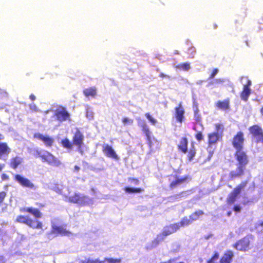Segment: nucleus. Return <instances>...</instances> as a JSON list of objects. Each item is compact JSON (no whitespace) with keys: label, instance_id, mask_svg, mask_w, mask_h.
Segmentation results:
<instances>
[{"label":"nucleus","instance_id":"1","mask_svg":"<svg viewBox=\"0 0 263 263\" xmlns=\"http://www.w3.org/2000/svg\"><path fill=\"white\" fill-rule=\"evenodd\" d=\"M234 155L237 164L236 171H233L229 173L231 180L242 177L245 175L246 166L249 162L247 152L244 149L236 151Z\"/></svg>","mask_w":263,"mask_h":263},{"label":"nucleus","instance_id":"2","mask_svg":"<svg viewBox=\"0 0 263 263\" xmlns=\"http://www.w3.org/2000/svg\"><path fill=\"white\" fill-rule=\"evenodd\" d=\"M34 156L36 157L41 158L43 162H46L52 166H59L61 164L58 158L46 150L39 151L37 149L35 151Z\"/></svg>","mask_w":263,"mask_h":263},{"label":"nucleus","instance_id":"3","mask_svg":"<svg viewBox=\"0 0 263 263\" xmlns=\"http://www.w3.org/2000/svg\"><path fill=\"white\" fill-rule=\"evenodd\" d=\"M15 222L25 224L33 229H43V228L42 221L33 219L28 216L20 215L16 217Z\"/></svg>","mask_w":263,"mask_h":263},{"label":"nucleus","instance_id":"4","mask_svg":"<svg viewBox=\"0 0 263 263\" xmlns=\"http://www.w3.org/2000/svg\"><path fill=\"white\" fill-rule=\"evenodd\" d=\"M179 229L180 226L179 223H174L165 226L162 232L157 235L154 241L156 242V243H158L159 241L163 240L165 237L176 232Z\"/></svg>","mask_w":263,"mask_h":263},{"label":"nucleus","instance_id":"5","mask_svg":"<svg viewBox=\"0 0 263 263\" xmlns=\"http://www.w3.org/2000/svg\"><path fill=\"white\" fill-rule=\"evenodd\" d=\"M68 201L69 202L77 203L81 205H86L92 203V199L88 196L82 195L79 193H75L73 195L70 196Z\"/></svg>","mask_w":263,"mask_h":263},{"label":"nucleus","instance_id":"6","mask_svg":"<svg viewBox=\"0 0 263 263\" xmlns=\"http://www.w3.org/2000/svg\"><path fill=\"white\" fill-rule=\"evenodd\" d=\"M84 136L82 132L78 128H76L72 136V144L77 146L78 151L82 155L84 154L82 146L84 145Z\"/></svg>","mask_w":263,"mask_h":263},{"label":"nucleus","instance_id":"7","mask_svg":"<svg viewBox=\"0 0 263 263\" xmlns=\"http://www.w3.org/2000/svg\"><path fill=\"white\" fill-rule=\"evenodd\" d=\"M245 137L241 131H238L234 136L232 140V145L236 151L244 149Z\"/></svg>","mask_w":263,"mask_h":263},{"label":"nucleus","instance_id":"8","mask_svg":"<svg viewBox=\"0 0 263 263\" xmlns=\"http://www.w3.org/2000/svg\"><path fill=\"white\" fill-rule=\"evenodd\" d=\"M248 129L251 136L256 138L257 143H263V129L260 125H253Z\"/></svg>","mask_w":263,"mask_h":263},{"label":"nucleus","instance_id":"9","mask_svg":"<svg viewBox=\"0 0 263 263\" xmlns=\"http://www.w3.org/2000/svg\"><path fill=\"white\" fill-rule=\"evenodd\" d=\"M250 238L249 236H246L237 241L233 245V247L238 251L245 252L250 249Z\"/></svg>","mask_w":263,"mask_h":263},{"label":"nucleus","instance_id":"10","mask_svg":"<svg viewBox=\"0 0 263 263\" xmlns=\"http://www.w3.org/2000/svg\"><path fill=\"white\" fill-rule=\"evenodd\" d=\"M14 180L24 187L33 190L36 188V186L29 179L21 175L16 174L14 175Z\"/></svg>","mask_w":263,"mask_h":263},{"label":"nucleus","instance_id":"11","mask_svg":"<svg viewBox=\"0 0 263 263\" xmlns=\"http://www.w3.org/2000/svg\"><path fill=\"white\" fill-rule=\"evenodd\" d=\"M245 79L246 80V83L243 85L242 90L240 93V98L241 100L247 102L251 92V90L250 88V87L252 84V82L251 80L249 79L248 77H242L241 79Z\"/></svg>","mask_w":263,"mask_h":263},{"label":"nucleus","instance_id":"12","mask_svg":"<svg viewBox=\"0 0 263 263\" xmlns=\"http://www.w3.org/2000/svg\"><path fill=\"white\" fill-rule=\"evenodd\" d=\"M57 120L59 122H63L66 120L70 121V115L64 107L61 110H57L54 114Z\"/></svg>","mask_w":263,"mask_h":263},{"label":"nucleus","instance_id":"13","mask_svg":"<svg viewBox=\"0 0 263 263\" xmlns=\"http://www.w3.org/2000/svg\"><path fill=\"white\" fill-rule=\"evenodd\" d=\"M173 178L175 179L172 181L169 184V187L171 189H174L178 186L183 184L186 182L189 179V177L187 175L182 177H179L177 175L173 176Z\"/></svg>","mask_w":263,"mask_h":263},{"label":"nucleus","instance_id":"14","mask_svg":"<svg viewBox=\"0 0 263 263\" xmlns=\"http://www.w3.org/2000/svg\"><path fill=\"white\" fill-rule=\"evenodd\" d=\"M184 109L181 103H180L175 108V117L178 122L181 123L184 120Z\"/></svg>","mask_w":263,"mask_h":263},{"label":"nucleus","instance_id":"15","mask_svg":"<svg viewBox=\"0 0 263 263\" xmlns=\"http://www.w3.org/2000/svg\"><path fill=\"white\" fill-rule=\"evenodd\" d=\"M33 138L42 141L47 147H50L52 145L54 140L52 138L48 136H44L40 133H35Z\"/></svg>","mask_w":263,"mask_h":263},{"label":"nucleus","instance_id":"16","mask_svg":"<svg viewBox=\"0 0 263 263\" xmlns=\"http://www.w3.org/2000/svg\"><path fill=\"white\" fill-rule=\"evenodd\" d=\"M102 151L107 157L111 158L116 160L119 159V157L111 146L108 144L103 145Z\"/></svg>","mask_w":263,"mask_h":263},{"label":"nucleus","instance_id":"17","mask_svg":"<svg viewBox=\"0 0 263 263\" xmlns=\"http://www.w3.org/2000/svg\"><path fill=\"white\" fill-rule=\"evenodd\" d=\"M20 212L23 213H28L32 215L35 218H40L42 216L41 211L36 208L33 207H25L20 209Z\"/></svg>","mask_w":263,"mask_h":263},{"label":"nucleus","instance_id":"18","mask_svg":"<svg viewBox=\"0 0 263 263\" xmlns=\"http://www.w3.org/2000/svg\"><path fill=\"white\" fill-rule=\"evenodd\" d=\"M51 233L61 236H69L71 234V232L62 226H52Z\"/></svg>","mask_w":263,"mask_h":263},{"label":"nucleus","instance_id":"19","mask_svg":"<svg viewBox=\"0 0 263 263\" xmlns=\"http://www.w3.org/2000/svg\"><path fill=\"white\" fill-rule=\"evenodd\" d=\"M222 136L218 133L212 132L208 135V146L215 144L221 139Z\"/></svg>","mask_w":263,"mask_h":263},{"label":"nucleus","instance_id":"20","mask_svg":"<svg viewBox=\"0 0 263 263\" xmlns=\"http://www.w3.org/2000/svg\"><path fill=\"white\" fill-rule=\"evenodd\" d=\"M234 256V252L228 250L224 252L220 259V263H232Z\"/></svg>","mask_w":263,"mask_h":263},{"label":"nucleus","instance_id":"21","mask_svg":"<svg viewBox=\"0 0 263 263\" xmlns=\"http://www.w3.org/2000/svg\"><path fill=\"white\" fill-rule=\"evenodd\" d=\"M138 125L141 128L142 131L146 137L147 141L151 144L152 143L151 137V132L149 130L148 125L144 120L142 121L141 122H138Z\"/></svg>","mask_w":263,"mask_h":263},{"label":"nucleus","instance_id":"22","mask_svg":"<svg viewBox=\"0 0 263 263\" xmlns=\"http://www.w3.org/2000/svg\"><path fill=\"white\" fill-rule=\"evenodd\" d=\"M188 140L186 137H181L177 145L178 151L183 154L186 153L188 151Z\"/></svg>","mask_w":263,"mask_h":263},{"label":"nucleus","instance_id":"23","mask_svg":"<svg viewBox=\"0 0 263 263\" xmlns=\"http://www.w3.org/2000/svg\"><path fill=\"white\" fill-rule=\"evenodd\" d=\"M4 138L3 135L0 134V141ZM11 152V149L6 142H0V157L3 156H7Z\"/></svg>","mask_w":263,"mask_h":263},{"label":"nucleus","instance_id":"24","mask_svg":"<svg viewBox=\"0 0 263 263\" xmlns=\"http://www.w3.org/2000/svg\"><path fill=\"white\" fill-rule=\"evenodd\" d=\"M215 106L219 109L222 110H228L230 108V99L227 98L222 101H218L215 103Z\"/></svg>","mask_w":263,"mask_h":263},{"label":"nucleus","instance_id":"25","mask_svg":"<svg viewBox=\"0 0 263 263\" xmlns=\"http://www.w3.org/2000/svg\"><path fill=\"white\" fill-rule=\"evenodd\" d=\"M97 90L96 87H91L84 89L83 92L86 97L94 98L97 95Z\"/></svg>","mask_w":263,"mask_h":263},{"label":"nucleus","instance_id":"26","mask_svg":"<svg viewBox=\"0 0 263 263\" xmlns=\"http://www.w3.org/2000/svg\"><path fill=\"white\" fill-rule=\"evenodd\" d=\"M22 158L18 156L13 157L10 160V166L13 169H16L22 163Z\"/></svg>","mask_w":263,"mask_h":263},{"label":"nucleus","instance_id":"27","mask_svg":"<svg viewBox=\"0 0 263 263\" xmlns=\"http://www.w3.org/2000/svg\"><path fill=\"white\" fill-rule=\"evenodd\" d=\"M204 214V212L202 210H198L192 213L190 218L192 220V221L197 220L199 219L200 217Z\"/></svg>","mask_w":263,"mask_h":263},{"label":"nucleus","instance_id":"28","mask_svg":"<svg viewBox=\"0 0 263 263\" xmlns=\"http://www.w3.org/2000/svg\"><path fill=\"white\" fill-rule=\"evenodd\" d=\"M194 109V118L197 123H201L202 118L201 115L199 114V110L197 105L193 106Z\"/></svg>","mask_w":263,"mask_h":263},{"label":"nucleus","instance_id":"29","mask_svg":"<svg viewBox=\"0 0 263 263\" xmlns=\"http://www.w3.org/2000/svg\"><path fill=\"white\" fill-rule=\"evenodd\" d=\"M237 197L238 196L231 192L227 198V203L228 205H231L233 204L236 201Z\"/></svg>","mask_w":263,"mask_h":263},{"label":"nucleus","instance_id":"30","mask_svg":"<svg viewBox=\"0 0 263 263\" xmlns=\"http://www.w3.org/2000/svg\"><path fill=\"white\" fill-rule=\"evenodd\" d=\"M178 223L180 228L189 226L192 223V221L190 217L187 218V217H184L182 218L180 222Z\"/></svg>","mask_w":263,"mask_h":263},{"label":"nucleus","instance_id":"31","mask_svg":"<svg viewBox=\"0 0 263 263\" xmlns=\"http://www.w3.org/2000/svg\"><path fill=\"white\" fill-rule=\"evenodd\" d=\"M61 143L62 146L65 148L71 149L72 148V143H71L67 138L62 139Z\"/></svg>","mask_w":263,"mask_h":263},{"label":"nucleus","instance_id":"32","mask_svg":"<svg viewBox=\"0 0 263 263\" xmlns=\"http://www.w3.org/2000/svg\"><path fill=\"white\" fill-rule=\"evenodd\" d=\"M124 191L128 193H140L143 191V189L142 188L136 187L132 188L130 187L126 186L124 189Z\"/></svg>","mask_w":263,"mask_h":263},{"label":"nucleus","instance_id":"33","mask_svg":"<svg viewBox=\"0 0 263 263\" xmlns=\"http://www.w3.org/2000/svg\"><path fill=\"white\" fill-rule=\"evenodd\" d=\"M219 258V253L217 251H215L210 258L206 260V263H214Z\"/></svg>","mask_w":263,"mask_h":263},{"label":"nucleus","instance_id":"34","mask_svg":"<svg viewBox=\"0 0 263 263\" xmlns=\"http://www.w3.org/2000/svg\"><path fill=\"white\" fill-rule=\"evenodd\" d=\"M196 152L194 146H192L188 152L187 159L189 161H192L196 155Z\"/></svg>","mask_w":263,"mask_h":263},{"label":"nucleus","instance_id":"35","mask_svg":"<svg viewBox=\"0 0 263 263\" xmlns=\"http://www.w3.org/2000/svg\"><path fill=\"white\" fill-rule=\"evenodd\" d=\"M176 68L180 70L187 71L190 69V65L188 63H181L177 65Z\"/></svg>","mask_w":263,"mask_h":263},{"label":"nucleus","instance_id":"36","mask_svg":"<svg viewBox=\"0 0 263 263\" xmlns=\"http://www.w3.org/2000/svg\"><path fill=\"white\" fill-rule=\"evenodd\" d=\"M215 128L216 132L214 133H218L219 134H220L221 136L222 137L224 129L223 125L221 123H216L215 124Z\"/></svg>","mask_w":263,"mask_h":263},{"label":"nucleus","instance_id":"37","mask_svg":"<svg viewBox=\"0 0 263 263\" xmlns=\"http://www.w3.org/2000/svg\"><path fill=\"white\" fill-rule=\"evenodd\" d=\"M122 122L124 125L128 124H132L134 120L132 119H129L128 117H124L122 119Z\"/></svg>","mask_w":263,"mask_h":263},{"label":"nucleus","instance_id":"38","mask_svg":"<svg viewBox=\"0 0 263 263\" xmlns=\"http://www.w3.org/2000/svg\"><path fill=\"white\" fill-rule=\"evenodd\" d=\"M145 116L146 117V118L149 121V122L153 124H155L157 122V121L156 119H155V118H154L148 112H147V113H145Z\"/></svg>","mask_w":263,"mask_h":263},{"label":"nucleus","instance_id":"39","mask_svg":"<svg viewBox=\"0 0 263 263\" xmlns=\"http://www.w3.org/2000/svg\"><path fill=\"white\" fill-rule=\"evenodd\" d=\"M105 260L108 263H120L121 262V258H106Z\"/></svg>","mask_w":263,"mask_h":263},{"label":"nucleus","instance_id":"40","mask_svg":"<svg viewBox=\"0 0 263 263\" xmlns=\"http://www.w3.org/2000/svg\"><path fill=\"white\" fill-rule=\"evenodd\" d=\"M196 139L198 141L200 142L203 139V136L201 132H198L195 135Z\"/></svg>","mask_w":263,"mask_h":263},{"label":"nucleus","instance_id":"41","mask_svg":"<svg viewBox=\"0 0 263 263\" xmlns=\"http://www.w3.org/2000/svg\"><path fill=\"white\" fill-rule=\"evenodd\" d=\"M7 196V193L5 191L0 192V205L3 203L5 198Z\"/></svg>","mask_w":263,"mask_h":263},{"label":"nucleus","instance_id":"42","mask_svg":"<svg viewBox=\"0 0 263 263\" xmlns=\"http://www.w3.org/2000/svg\"><path fill=\"white\" fill-rule=\"evenodd\" d=\"M241 191H242V190L240 189V188L238 185H237L233 189V190L232 191V192L233 193H234V194L236 195L237 196H238L241 192Z\"/></svg>","mask_w":263,"mask_h":263},{"label":"nucleus","instance_id":"43","mask_svg":"<svg viewBox=\"0 0 263 263\" xmlns=\"http://www.w3.org/2000/svg\"><path fill=\"white\" fill-rule=\"evenodd\" d=\"M218 72V69H217V68L214 69L213 70L212 73H211L209 79H211L213 78L217 74Z\"/></svg>","mask_w":263,"mask_h":263},{"label":"nucleus","instance_id":"44","mask_svg":"<svg viewBox=\"0 0 263 263\" xmlns=\"http://www.w3.org/2000/svg\"><path fill=\"white\" fill-rule=\"evenodd\" d=\"M247 183L248 181L247 180H245L242 181L240 184H239L237 185L240 188V189L242 190L247 186Z\"/></svg>","mask_w":263,"mask_h":263},{"label":"nucleus","instance_id":"45","mask_svg":"<svg viewBox=\"0 0 263 263\" xmlns=\"http://www.w3.org/2000/svg\"><path fill=\"white\" fill-rule=\"evenodd\" d=\"M241 208L239 204H235L234 205L233 208V210H234V211L237 213L240 212L241 211Z\"/></svg>","mask_w":263,"mask_h":263},{"label":"nucleus","instance_id":"46","mask_svg":"<svg viewBox=\"0 0 263 263\" xmlns=\"http://www.w3.org/2000/svg\"><path fill=\"white\" fill-rule=\"evenodd\" d=\"M129 181H130L132 183H134L135 184L137 185L139 183V180L137 178H129L128 179Z\"/></svg>","mask_w":263,"mask_h":263},{"label":"nucleus","instance_id":"47","mask_svg":"<svg viewBox=\"0 0 263 263\" xmlns=\"http://www.w3.org/2000/svg\"><path fill=\"white\" fill-rule=\"evenodd\" d=\"M29 108L32 111L37 112L39 111L37 107L35 104H30Z\"/></svg>","mask_w":263,"mask_h":263},{"label":"nucleus","instance_id":"48","mask_svg":"<svg viewBox=\"0 0 263 263\" xmlns=\"http://www.w3.org/2000/svg\"><path fill=\"white\" fill-rule=\"evenodd\" d=\"M1 178L3 180H7L9 179V176L6 174H3Z\"/></svg>","mask_w":263,"mask_h":263},{"label":"nucleus","instance_id":"49","mask_svg":"<svg viewBox=\"0 0 263 263\" xmlns=\"http://www.w3.org/2000/svg\"><path fill=\"white\" fill-rule=\"evenodd\" d=\"M159 77L162 78H167L168 79H170L171 78V77L168 75H167V74H165L163 73H160L159 74Z\"/></svg>","mask_w":263,"mask_h":263},{"label":"nucleus","instance_id":"50","mask_svg":"<svg viewBox=\"0 0 263 263\" xmlns=\"http://www.w3.org/2000/svg\"><path fill=\"white\" fill-rule=\"evenodd\" d=\"M84 263H101L98 260H87Z\"/></svg>","mask_w":263,"mask_h":263},{"label":"nucleus","instance_id":"51","mask_svg":"<svg viewBox=\"0 0 263 263\" xmlns=\"http://www.w3.org/2000/svg\"><path fill=\"white\" fill-rule=\"evenodd\" d=\"M35 204L36 205H37L40 208H42L45 206V204H43L42 203L36 202Z\"/></svg>","mask_w":263,"mask_h":263},{"label":"nucleus","instance_id":"52","mask_svg":"<svg viewBox=\"0 0 263 263\" xmlns=\"http://www.w3.org/2000/svg\"><path fill=\"white\" fill-rule=\"evenodd\" d=\"M29 98L31 101H34L36 99V97L33 94H31L29 96Z\"/></svg>","mask_w":263,"mask_h":263},{"label":"nucleus","instance_id":"53","mask_svg":"<svg viewBox=\"0 0 263 263\" xmlns=\"http://www.w3.org/2000/svg\"><path fill=\"white\" fill-rule=\"evenodd\" d=\"M80 170V168L79 166H78V165H75L74 167V171L78 172L79 171V170Z\"/></svg>","mask_w":263,"mask_h":263},{"label":"nucleus","instance_id":"54","mask_svg":"<svg viewBox=\"0 0 263 263\" xmlns=\"http://www.w3.org/2000/svg\"><path fill=\"white\" fill-rule=\"evenodd\" d=\"M186 192V191H182L180 193H179L178 194L176 195L175 196H183L184 194H185Z\"/></svg>","mask_w":263,"mask_h":263},{"label":"nucleus","instance_id":"55","mask_svg":"<svg viewBox=\"0 0 263 263\" xmlns=\"http://www.w3.org/2000/svg\"><path fill=\"white\" fill-rule=\"evenodd\" d=\"M260 112L261 115L263 116V106L261 107L260 109Z\"/></svg>","mask_w":263,"mask_h":263},{"label":"nucleus","instance_id":"56","mask_svg":"<svg viewBox=\"0 0 263 263\" xmlns=\"http://www.w3.org/2000/svg\"><path fill=\"white\" fill-rule=\"evenodd\" d=\"M210 154H209V157H211L214 153V152L213 151H211V152H210Z\"/></svg>","mask_w":263,"mask_h":263},{"label":"nucleus","instance_id":"57","mask_svg":"<svg viewBox=\"0 0 263 263\" xmlns=\"http://www.w3.org/2000/svg\"><path fill=\"white\" fill-rule=\"evenodd\" d=\"M259 226L263 227V220L259 223Z\"/></svg>","mask_w":263,"mask_h":263},{"label":"nucleus","instance_id":"58","mask_svg":"<svg viewBox=\"0 0 263 263\" xmlns=\"http://www.w3.org/2000/svg\"><path fill=\"white\" fill-rule=\"evenodd\" d=\"M231 212H229L227 213V215H228V216H230L231 215Z\"/></svg>","mask_w":263,"mask_h":263},{"label":"nucleus","instance_id":"59","mask_svg":"<svg viewBox=\"0 0 263 263\" xmlns=\"http://www.w3.org/2000/svg\"><path fill=\"white\" fill-rule=\"evenodd\" d=\"M193 129H194V130L196 131V127H193Z\"/></svg>","mask_w":263,"mask_h":263},{"label":"nucleus","instance_id":"60","mask_svg":"<svg viewBox=\"0 0 263 263\" xmlns=\"http://www.w3.org/2000/svg\"><path fill=\"white\" fill-rule=\"evenodd\" d=\"M217 28V25H215L214 28Z\"/></svg>","mask_w":263,"mask_h":263},{"label":"nucleus","instance_id":"61","mask_svg":"<svg viewBox=\"0 0 263 263\" xmlns=\"http://www.w3.org/2000/svg\"><path fill=\"white\" fill-rule=\"evenodd\" d=\"M3 263H4V262H3Z\"/></svg>","mask_w":263,"mask_h":263}]
</instances>
